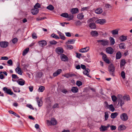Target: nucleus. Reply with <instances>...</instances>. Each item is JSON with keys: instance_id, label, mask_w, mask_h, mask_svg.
<instances>
[{"instance_id": "1", "label": "nucleus", "mask_w": 132, "mask_h": 132, "mask_svg": "<svg viewBox=\"0 0 132 132\" xmlns=\"http://www.w3.org/2000/svg\"><path fill=\"white\" fill-rule=\"evenodd\" d=\"M115 67L112 64L109 65L108 70L110 75L113 76H115Z\"/></svg>"}, {"instance_id": "49", "label": "nucleus", "mask_w": 132, "mask_h": 132, "mask_svg": "<svg viewBox=\"0 0 132 132\" xmlns=\"http://www.w3.org/2000/svg\"><path fill=\"white\" fill-rule=\"evenodd\" d=\"M73 15L71 14L69 15V16L67 18H68V21H70L71 20H72L73 18Z\"/></svg>"}, {"instance_id": "2", "label": "nucleus", "mask_w": 132, "mask_h": 132, "mask_svg": "<svg viewBox=\"0 0 132 132\" xmlns=\"http://www.w3.org/2000/svg\"><path fill=\"white\" fill-rule=\"evenodd\" d=\"M118 97L120 96L121 97L118 98V104H120V106L122 107L123 105L125 104V101L123 100L122 96L120 94L118 95Z\"/></svg>"}, {"instance_id": "8", "label": "nucleus", "mask_w": 132, "mask_h": 132, "mask_svg": "<svg viewBox=\"0 0 132 132\" xmlns=\"http://www.w3.org/2000/svg\"><path fill=\"white\" fill-rule=\"evenodd\" d=\"M60 57L61 60L65 62L68 61L69 59L68 57L64 54H61L60 56Z\"/></svg>"}, {"instance_id": "18", "label": "nucleus", "mask_w": 132, "mask_h": 132, "mask_svg": "<svg viewBox=\"0 0 132 132\" xmlns=\"http://www.w3.org/2000/svg\"><path fill=\"white\" fill-rule=\"evenodd\" d=\"M39 12L38 9L34 8L32 9L31 10V12L32 14L33 15H35L37 14Z\"/></svg>"}, {"instance_id": "15", "label": "nucleus", "mask_w": 132, "mask_h": 132, "mask_svg": "<svg viewBox=\"0 0 132 132\" xmlns=\"http://www.w3.org/2000/svg\"><path fill=\"white\" fill-rule=\"evenodd\" d=\"M90 71V70L89 69L87 68L85 69V70L83 72V73L84 74L87 75L88 77L91 78V76L89 75Z\"/></svg>"}, {"instance_id": "59", "label": "nucleus", "mask_w": 132, "mask_h": 132, "mask_svg": "<svg viewBox=\"0 0 132 132\" xmlns=\"http://www.w3.org/2000/svg\"><path fill=\"white\" fill-rule=\"evenodd\" d=\"M43 73L42 72H38L37 73V76L39 78H40L42 76Z\"/></svg>"}, {"instance_id": "58", "label": "nucleus", "mask_w": 132, "mask_h": 132, "mask_svg": "<svg viewBox=\"0 0 132 132\" xmlns=\"http://www.w3.org/2000/svg\"><path fill=\"white\" fill-rule=\"evenodd\" d=\"M7 63L9 64L10 66H12L13 65L12 61L11 59L7 61Z\"/></svg>"}, {"instance_id": "46", "label": "nucleus", "mask_w": 132, "mask_h": 132, "mask_svg": "<svg viewBox=\"0 0 132 132\" xmlns=\"http://www.w3.org/2000/svg\"><path fill=\"white\" fill-rule=\"evenodd\" d=\"M61 16L64 18H67L69 16V14L67 13H62Z\"/></svg>"}, {"instance_id": "35", "label": "nucleus", "mask_w": 132, "mask_h": 132, "mask_svg": "<svg viewBox=\"0 0 132 132\" xmlns=\"http://www.w3.org/2000/svg\"><path fill=\"white\" fill-rule=\"evenodd\" d=\"M12 80L14 82V81H16V80H14V79H18L19 78V77L17 76L15 74H12Z\"/></svg>"}, {"instance_id": "22", "label": "nucleus", "mask_w": 132, "mask_h": 132, "mask_svg": "<svg viewBox=\"0 0 132 132\" xmlns=\"http://www.w3.org/2000/svg\"><path fill=\"white\" fill-rule=\"evenodd\" d=\"M89 27L91 29H95L96 28V24L94 22L90 23L89 25Z\"/></svg>"}, {"instance_id": "27", "label": "nucleus", "mask_w": 132, "mask_h": 132, "mask_svg": "<svg viewBox=\"0 0 132 132\" xmlns=\"http://www.w3.org/2000/svg\"><path fill=\"white\" fill-rule=\"evenodd\" d=\"M71 91L72 92L76 93L78 92V89L77 87H72L71 89Z\"/></svg>"}, {"instance_id": "54", "label": "nucleus", "mask_w": 132, "mask_h": 132, "mask_svg": "<svg viewBox=\"0 0 132 132\" xmlns=\"http://www.w3.org/2000/svg\"><path fill=\"white\" fill-rule=\"evenodd\" d=\"M18 41V39L16 38H15L12 40V43L14 44H15Z\"/></svg>"}, {"instance_id": "9", "label": "nucleus", "mask_w": 132, "mask_h": 132, "mask_svg": "<svg viewBox=\"0 0 132 132\" xmlns=\"http://www.w3.org/2000/svg\"><path fill=\"white\" fill-rule=\"evenodd\" d=\"M17 82L20 85L23 86L25 83V81L22 78L19 79L17 81Z\"/></svg>"}, {"instance_id": "34", "label": "nucleus", "mask_w": 132, "mask_h": 132, "mask_svg": "<svg viewBox=\"0 0 132 132\" xmlns=\"http://www.w3.org/2000/svg\"><path fill=\"white\" fill-rule=\"evenodd\" d=\"M45 89V87L44 86H41L39 87L38 89V91L39 92H43Z\"/></svg>"}, {"instance_id": "25", "label": "nucleus", "mask_w": 132, "mask_h": 132, "mask_svg": "<svg viewBox=\"0 0 132 132\" xmlns=\"http://www.w3.org/2000/svg\"><path fill=\"white\" fill-rule=\"evenodd\" d=\"M108 127H106L105 126H103L101 125L100 128V131H104L106 130Z\"/></svg>"}, {"instance_id": "64", "label": "nucleus", "mask_w": 132, "mask_h": 132, "mask_svg": "<svg viewBox=\"0 0 132 132\" xmlns=\"http://www.w3.org/2000/svg\"><path fill=\"white\" fill-rule=\"evenodd\" d=\"M61 92L63 93L66 94L67 93H68L69 92L66 89H64L61 91Z\"/></svg>"}, {"instance_id": "60", "label": "nucleus", "mask_w": 132, "mask_h": 132, "mask_svg": "<svg viewBox=\"0 0 132 132\" xmlns=\"http://www.w3.org/2000/svg\"><path fill=\"white\" fill-rule=\"evenodd\" d=\"M89 6L83 7L81 9V11H84L85 10H87L89 9Z\"/></svg>"}, {"instance_id": "7", "label": "nucleus", "mask_w": 132, "mask_h": 132, "mask_svg": "<svg viewBox=\"0 0 132 132\" xmlns=\"http://www.w3.org/2000/svg\"><path fill=\"white\" fill-rule=\"evenodd\" d=\"M102 55H103L102 59L105 62L108 64L110 63V61L109 60L107 59L106 55L105 54L102 53Z\"/></svg>"}, {"instance_id": "33", "label": "nucleus", "mask_w": 132, "mask_h": 132, "mask_svg": "<svg viewBox=\"0 0 132 132\" xmlns=\"http://www.w3.org/2000/svg\"><path fill=\"white\" fill-rule=\"evenodd\" d=\"M110 40V44L111 45H113L115 43V41L114 39L113 38L110 37L109 38Z\"/></svg>"}, {"instance_id": "12", "label": "nucleus", "mask_w": 132, "mask_h": 132, "mask_svg": "<svg viewBox=\"0 0 132 132\" xmlns=\"http://www.w3.org/2000/svg\"><path fill=\"white\" fill-rule=\"evenodd\" d=\"M106 52L110 54H112L114 52V50L111 47H109L107 48L106 49Z\"/></svg>"}, {"instance_id": "55", "label": "nucleus", "mask_w": 132, "mask_h": 132, "mask_svg": "<svg viewBox=\"0 0 132 132\" xmlns=\"http://www.w3.org/2000/svg\"><path fill=\"white\" fill-rule=\"evenodd\" d=\"M76 84L78 86H80L82 85V82L80 81H77L76 83Z\"/></svg>"}, {"instance_id": "51", "label": "nucleus", "mask_w": 132, "mask_h": 132, "mask_svg": "<svg viewBox=\"0 0 132 132\" xmlns=\"http://www.w3.org/2000/svg\"><path fill=\"white\" fill-rule=\"evenodd\" d=\"M40 7V5L38 3H37L35 6H34V8L38 9Z\"/></svg>"}, {"instance_id": "36", "label": "nucleus", "mask_w": 132, "mask_h": 132, "mask_svg": "<svg viewBox=\"0 0 132 132\" xmlns=\"http://www.w3.org/2000/svg\"><path fill=\"white\" fill-rule=\"evenodd\" d=\"M52 125H55L57 124V121L54 118H52L51 119Z\"/></svg>"}, {"instance_id": "17", "label": "nucleus", "mask_w": 132, "mask_h": 132, "mask_svg": "<svg viewBox=\"0 0 132 132\" xmlns=\"http://www.w3.org/2000/svg\"><path fill=\"white\" fill-rule=\"evenodd\" d=\"M105 22V21L104 19H99L95 21L96 23H99L101 24H103Z\"/></svg>"}, {"instance_id": "62", "label": "nucleus", "mask_w": 132, "mask_h": 132, "mask_svg": "<svg viewBox=\"0 0 132 132\" xmlns=\"http://www.w3.org/2000/svg\"><path fill=\"white\" fill-rule=\"evenodd\" d=\"M32 38L33 39H36L37 38L36 34L35 33H33L32 35Z\"/></svg>"}, {"instance_id": "61", "label": "nucleus", "mask_w": 132, "mask_h": 132, "mask_svg": "<svg viewBox=\"0 0 132 132\" xmlns=\"http://www.w3.org/2000/svg\"><path fill=\"white\" fill-rule=\"evenodd\" d=\"M110 128L112 130H115L116 128V126L112 125L110 126Z\"/></svg>"}, {"instance_id": "52", "label": "nucleus", "mask_w": 132, "mask_h": 132, "mask_svg": "<svg viewBox=\"0 0 132 132\" xmlns=\"http://www.w3.org/2000/svg\"><path fill=\"white\" fill-rule=\"evenodd\" d=\"M49 43L51 44L52 45H54L57 44V42L55 40H53L52 41H50L49 42Z\"/></svg>"}, {"instance_id": "19", "label": "nucleus", "mask_w": 132, "mask_h": 132, "mask_svg": "<svg viewBox=\"0 0 132 132\" xmlns=\"http://www.w3.org/2000/svg\"><path fill=\"white\" fill-rule=\"evenodd\" d=\"M89 49V47H86L81 49L79 50V52L82 53L86 52L88 51Z\"/></svg>"}, {"instance_id": "41", "label": "nucleus", "mask_w": 132, "mask_h": 132, "mask_svg": "<svg viewBox=\"0 0 132 132\" xmlns=\"http://www.w3.org/2000/svg\"><path fill=\"white\" fill-rule=\"evenodd\" d=\"M118 30L117 29L113 30L111 31V33L113 35H116L118 34Z\"/></svg>"}, {"instance_id": "38", "label": "nucleus", "mask_w": 132, "mask_h": 132, "mask_svg": "<svg viewBox=\"0 0 132 132\" xmlns=\"http://www.w3.org/2000/svg\"><path fill=\"white\" fill-rule=\"evenodd\" d=\"M119 48L121 49H125V44L123 43H121L119 45Z\"/></svg>"}, {"instance_id": "29", "label": "nucleus", "mask_w": 132, "mask_h": 132, "mask_svg": "<svg viewBox=\"0 0 132 132\" xmlns=\"http://www.w3.org/2000/svg\"><path fill=\"white\" fill-rule=\"evenodd\" d=\"M126 129L125 126L123 125H121L119 126L118 128V129L119 130H125Z\"/></svg>"}, {"instance_id": "23", "label": "nucleus", "mask_w": 132, "mask_h": 132, "mask_svg": "<svg viewBox=\"0 0 132 132\" xmlns=\"http://www.w3.org/2000/svg\"><path fill=\"white\" fill-rule=\"evenodd\" d=\"M122 54L121 52L120 51H118L117 52L116 55V59H119L121 57Z\"/></svg>"}, {"instance_id": "63", "label": "nucleus", "mask_w": 132, "mask_h": 132, "mask_svg": "<svg viewBox=\"0 0 132 132\" xmlns=\"http://www.w3.org/2000/svg\"><path fill=\"white\" fill-rule=\"evenodd\" d=\"M94 20L93 18H90L87 21V23H89L92 22H94Z\"/></svg>"}, {"instance_id": "14", "label": "nucleus", "mask_w": 132, "mask_h": 132, "mask_svg": "<svg viewBox=\"0 0 132 132\" xmlns=\"http://www.w3.org/2000/svg\"><path fill=\"white\" fill-rule=\"evenodd\" d=\"M62 70L61 69H58L55 72L53 73V76L54 77H55L59 75L62 72Z\"/></svg>"}, {"instance_id": "32", "label": "nucleus", "mask_w": 132, "mask_h": 132, "mask_svg": "<svg viewBox=\"0 0 132 132\" xmlns=\"http://www.w3.org/2000/svg\"><path fill=\"white\" fill-rule=\"evenodd\" d=\"M77 18L80 20L82 19L84 17V15L82 13L79 14L77 15Z\"/></svg>"}, {"instance_id": "44", "label": "nucleus", "mask_w": 132, "mask_h": 132, "mask_svg": "<svg viewBox=\"0 0 132 132\" xmlns=\"http://www.w3.org/2000/svg\"><path fill=\"white\" fill-rule=\"evenodd\" d=\"M123 98L124 100H126L127 101L130 100V96L129 95L124 96Z\"/></svg>"}, {"instance_id": "4", "label": "nucleus", "mask_w": 132, "mask_h": 132, "mask_svg": "<svg viewBox=\"0 0 132 132\" xmlns=\"http://www.w3.org/2000/svg\"><path fill=\"white\" fill-rule=\"evenodd\" d=\"M3 89L5 93H7L10 95H12L13 94V93L11 91V89H8L6 87H4L3 88Z\"/></svg>"}, {"instance_id": "21", "label": "nucleus", "mask_w": 132, "mask_h": 132, "mask_svg": "<svg viewBox=\"0 0 132 132\" xmlns=\"http://www.w3.org/2000/svg\"><path fill=\"white\" fill-rule=\"evenodd\" d=\"M15 72L20 75H22V72L21 70V69L20 67H17L15 69Z\"/></svg>"}, {"instance_id": "10", "label": "nucleus", "mask_w": 132, "mask_h": 132, "mask_svg": "<svg viewBox=\"0 0 132 132\" xmlns=\"http://www.w3.org/2000/svg\"><path fill=\"white\" fill-rule=\"evenodd\" d=\"M38 43L39 45L42 47L45 46L47 44L46 41L44 40L40 41L38 42Z\"/></svg>"}, {"instance_id": "50", "label": "nucleus", "mask_w": 132, "mask_h": 132, "mask_svg": "<svg viewBox=\"0 0 132 132\" xmlns=\"http://www.w3.org/2000/svg\"><path fill=\"white\" fill-rule=\"evenodd\" d=\"M104 117L105 120H107L109 117V114L108 112H106L105 113Z\"/></svg>"}, {"instance_id": "48", "label": "nucleus", "mask_w": 132, "mask_h": 132, "mask_svg": "<svg viewBox=\"0 0 132 132\" xmlns=\"http://www.w3.org/2000/svg\"><path fill=\"white\" fill-rule=\"evenodd\" d=\"M111 98L112 99V100L114 102H116L117 99V97L114 95H112L111 96Z\"/></svg>"}, {"instance_id": "43", "label": "nucleus", "mask_w": 132, "mask_h": 132, "mask_svg": "<svg viewBox=\"0 0 132 132\" xmlns=\"http://www.w3.org/2000/svg\"><path fill=\"white\" fill-rule=\"evenodd\" d=\"M73 76L74 74L69 73L65 74L64 76V77L67 78H68L69 77H72Z\"/></svg>"}, {"instance_id": "40", "label": "nucleus", "mask_w": 132, "mask_h": 132, "mask_svg": "<svg viewBox=\"0 0 132 132\" xmlns=\"http://www.w3.org/2000/svg\"><path fill=\"white\" fill-rule=\"evenodd\" d=\"M29 51V48H26L23 51L22 53V55L24 56Z\"/></svg>"}, {"instance_id": "5", "label": "nucleus", "mask_w": 132, "mask_h": 132, "mask_svg": "<svg viewBox=\"0 0 132 132\" xmlns=\"http://www.w3.org/2000/svg\"><path fill=\"white\" fill-rule=\"evenodd\" d=\"M97 42L98 43H101V44L103 46L108 45L109 44V42L108 40L103 39L97 40Z\"/></svg>"}, {"instance_id": "11", "label": "nucleus", "mask_w": 132, "mask_h": 132, "mask_svg": "<svg viewBox=\"0 0 132 132\" xmlns=\"http://www.w3.org/2000/svg\"><path fill=\"white\" fill-rule=\"evenodd\" d=\"M37 100V101L38 103V106L39 107H41L42 105V98H39V97H36Z\"/></svg>"}, {"instance_id": "37", "label": "nucleus", "mask_w": 132, "mask_h": 132, "mask_svg": "<svg viewBox=\"0 0 132 132\" xmlns=\"http://www.w3.org/2000/svg\"><path fill=\"white\" fill-rule=\"evenodd\" d=\"M118 113L117 112L112 113L111 114V118L112 119H114L118 116Z\"/></svg>"}, {"instance_id": "16", "label": "nucleus", "mask_w": 132, "mask_h": 132, "mask_svg": "<svg viewBox=\"0 0 132 132\" xmlns=\"http://www.w3.org/2000/svg\"><path fill=\"white\" fill-rule=\"evenodd\" d=\"M79 12V9L77 8H72L70 11L71 13L72 14H75L78 13Z\"/></svg>"}, {"instance_id": "57", "label": "nucleus", "mask_w": 132, "mask_h": 132, "mask_svg": "<svg viewBox=\"0 0 132 132\" xmlns=\"http://www.w3.org/2000/svg\"><path fill=\"white\" fill-rule=\"evenodd\" d=\"M75 23L76 26H80L82 22H81L80 21L78 20Z\"/></svg>"}, {"instance_id": "53", "label": "nucleus", "mask_w": 132, "mask_h": 132, "mask_svg": "<svg viewBox=\"0 0 132 132\" xmlns=\"http://www.w3.org/2000/svg\"><path fill=\"white\" fill-rule=\"evenodd\" d=\"M121 76L123 79L125 78V73L124 71H122L121 72Z\"/></svg>"}, {"instance_id": "24", "label": "nucleus", "mask_w": 132, "mask_h": 132, "mask_svg": "<svg viewBox=\"0 0 132 132\" xmlns=\"http://www.w3.org/2000/svg\"><path fill=\"white\" fill-rule=\"evenodd\" d=\"M126 61L125 59H121L120 63V66L121 68L124 66L126 64Z\"/></svg>"}, {"instance_id": "45", "label": "nucleus", "mask_w": 132, "mask_h": 132, "mask_svg": "<svg viewBox=\"0 0 132 132\" xmlns=\"http://www.w3.org/2000/svg\"><path fill=\"white\" fill-rule=\"evenodd\" d=\"M46 8L52 11L54 9V7L52 5H50L47 7Z\"/></svg>"}, {"instance_id": "56", "label": "nucleus", "mask_w": 132, "mask_h": 132, "mask_svg": "<svg viewBox=\"0 0 132 132\" xmlns=\"http://www.w3.org/2000/svg\"><path fill=\"white\" fill-rule=\"evenodd\" d=\"M67 48L69 50H72L73 48V47L71 45H67Z\"/></svg>"}, {"instance_id": "13", "label": "nucleus", "mask_w": 132, "mask_h": 132, "mask_svg": "<svg viewBox=\"0 0 132 132\" xmlns=\"http://www.w3.org/2000/svg\"><path fill=\"white\" fill-rule=\"evenodd\" d=\"M56 51L57 54H60L63 53L64 51L62 48L61 47H58L56 49Z\"/></svg>"}, {"instance_id": "28", "label": "nucleus", "mask_w": 132, "mask_h": 132, "mask_svg": "<svg viewBox=\"0 0 132 132\" xmlns=\"http://www.w3.org/2000/svg\"><path fill=\"white\" fill-rule=\"evenodd\" d=\"M12 89L13 91L15 92H20V88L18 87L13 86Z\"/></svg>"}, {"instance_id": "39", "label": "nucleus", "mask_w": 132, "mask_h": 132, "mask_svg": "<svg viewBox=\"0 0 132 132\" xmlns=\"http://www.w3.org/2000/svg\"><path fill=\"white\" fill-rule=\"evenodd\" d=\"M60 38L62 40H64L65 38V37L64 36L63 34L61 32H60L59 34Z\"/></svg>"}, {"instance_id": "31", "label": "nucleus", "mask_w": 132, "mask_h": 132, "mask_svg": "<svg viewBox=\"0 0 132 132\" xmlns=\"http://www.w3.org/2000/svg\"><path fill=\"white\" fill-rule=\"evenodd\" d=\"M103 10L102 9L97 8L95 11L96 13L97 14H100L102 13Z\"/></svg>"}, {"instance_id": "20", "label": "nucleus", "mask_w": 132, "mask_h": 132, "mask_svg": "<svg viewBox=\"0 0 132 132\" xmlns=\"http://www.w3.org/2000/svg\"><path fill=\"white\" fill-rule=\"evenodd\" d=\"M106 107L107 108H109L110 110L112 112H113L114 111L115 109L113 106L112 104H111L109 105L107 103V104H106Z\"/></svg>"}, {"instance_id": "42", "label": "nucleus", "mask_w": 132, "mask_h": 132, "mask_svg": "<svg viewBox=\"0 0 132 132\" xmlns=\"http://www.w3.org/2000/svg\"><path fill=\"white\" fill-rule=\"evenodd\" d=\"M51 36L53 38L56 39H60L59 37L57 35L54 33L52 34Z\"/></svg>"}, {"instance_id": "26", "label": "nucleus", "mask_w": 132, "mask_h": 132, "mask_svg": "<svg viewBox=\"0 0 132 132\" xmlns=\"http://www.w3.org/2000/svg\"><path fill=\"white\" fill-rule=\"evenodd\" d=\"M90 34L93 36H97L98 35V33L96 31H92L90 33Z\"/></svg>"}, {"instance_id": "3", "label": "nucleus", "mask_w": 132, "mask_h": 132, "mask_svg": "<svg viewBox=\"0 0 132 132\" xmlns=\"http://www.w3.org/2000/svg\"><path fill=\"white\" fill-rule=\"evenodd\" d=\"M120 118L123 121H126L128 119V117L126 113H123L120 115Z\"/></svg>"}, {"instance_id": "30", "label": "nucleus", "mask_w": 132, "mask_h": 132, "mask_svg": "<svg viewBox=\"0 0 132 132\" xmlns=\"http://www.w3.org/2000/svg\"><path fill=\"white\" fill-rule=\"evenodd\" d=\"M119 39L121 41H123L126 40L127 39V37L126 36H125L122 35L121 36L119 37Z\"/></svg>"}, {"instance_id": "47", "label": "nucleus", "mask_w": 132, "mask_h": 132, "mask_svg": "<svg viewBox=\"0 0 132 132\" xmlns=\"http://www.w3.org/2000/svg\"><path fill=\"white\" fill-rule=\"evenodd\" d=\"M75 40L74 39H69L68 40V41L67 42L68 44H74L75 43Z\"/></svg>"}, {"instance_id": "6", "label": "nucleus", "mask_w": 132, "mask_h": 132, "mask_svg": "<svg viewBox=\"0 0 132 132\" xmlns=\"http://www.w3.org/2000/svg\"><path fill=\"white\" fill-rule=\"evenodd\" d=\"M8 45L9 43L7 41H1L0 42V46L2 48H6Z\"/></svg>"}]
</instances>
